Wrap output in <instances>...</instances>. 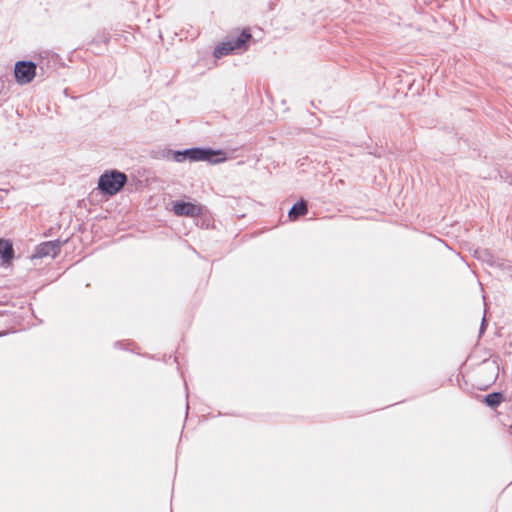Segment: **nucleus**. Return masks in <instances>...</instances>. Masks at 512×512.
<instances>
[{
    "label": "nucleus",
    "mask_w": 512,
    "mask_h": 512,
    "mask_svg": "<svg viewBox=\"0 0 512 512\" xmlns=\"http://www.w3.org/2000/svg\"><path fill=\"white\" fill-rule=\"evenodd\" d=\"M251 40L250 30L248 28L243 29L235 39L221 42L215 48L214 56L215 58H221L234 52L246 51Z\"/></svg>",
    "instance_id": "f257e3e1"
},
{
    "label": "nucleus",
    "mask_w": 512,
    "mask_h": 512,
    "mask_svg": "<svg viewBox=\"0 0 512 512\" xmlns=\"http://www.w3.org/2000/svg\"><path fill=\"white\" fill-rule=\"evenodd\" d=\"M127 181L124 173L118 171L106 172L100 176L98 181V188L108 195H115L118 193Z\"/></svg>",
    "instance_id": "f03ea898"
},
{
    "label": "nucleus",
    "mask_w": 512,
    "mask_h": 512,
    "mask_svg": "<svg viewBox=\"0 0 512 512\" xmlns=\"http://www.w3.org/2000/svg\"><path fill=\"white\" fill-rule=\"evenodd\" d=\"M14 74L19 84H28L36 75V65L31 61H18L15 64Z\"/></svg>",
    "instance_id": "7ed1b4c3"
},
{
    "label": "nucleus",
    "mask_w": 512,
    "mask_h": 512,
    "mask_svg": "<svg viewBox=\"0 0 512 512\" xmlns=\"http://www.w3.org/2000/svg\"><path fill=\"white\" fill-rule=\"evenodd\" d=\"M172 211L177 216L198 217L203 214V207L192 202L177 201L173 203Z\"/></svg>",
    "instance_id": "20e7f679"
},
{
    "label": "nucleus",
    "mask_w": 512,
    "mask_h": 512,
    "mask_svg": "<svg viewBox=\"0 0 512 512\" xmlns=\"http://www.w3.org/2000/svg\"><path fill=\"white\" fill-rule=\"evenodd\" d=\"M221 152H215L212 150H204L199 148L188 149L184 152H178L176 154V160L182 161L185 158H189L192 161H211V158L215 155H220Z\"/></svg>",
    "instance_id": "39448f33"
},
{
    "label": "nucleus",
    "mask_w": 512,
    "mask_h": 512,
    "mask_svg": "<svg viewBox=\"0 0 512 512\" xmlns=\"http://www.w3.org/2000/svg\"><path fill=\"white\" fill-rule=\"evenodd\" d=\"M0 255L5 263L12 261L14 258V249L11 241L0 239Z\"/></svg>",
    "instance_id": "423d86ee"
},
{
    "label": "nucleus",
    "mask_w": 512,
    "mask_h": 512,
    "mask_svg": "<svg viewBox=\"0 0 512 512\" xmlns=\"http://www.w3.org/2000/svg\"><path fill=\"white\" fill-rule=\"evenodd\" d=\"M308 212L307 204L305 201L301 200L300 202L293 205V207L289 211L290 220L294 221L300 216L306 215Z\"/></svg>",
    "instance_id": "0eeeda50"
},
{
    "label": "nucleus",
    "mask_w": 512,
    "mask_h": 512,
    "mask_svg": "<svg viewBox=\"0 0 512 512\" xmlns=\"http://www.w3.org/2000/svg\"><path fill=\"white\" fill-rule=\"evenodd\" d=\"M59 250V244L56 242H47L40 246L39 254L41 256H56Z\"/></svg>",
    "instance_id": "6e6552de"
},
{
    "label": "nucleus",
    "mask_w": 512,
    "mask_h": 512,
    "mask_svg": "<svg viewBox=\"0 0 512 512\" xmlns=\"http://www.w3.org/2000/svg\"><path fill=\"white\" fill-rule=\"evenodd\" d=\"M503 401V395L501 393L495 392L488 394L485 397V403L490 407H497Z\"/></svg>",
    "instance_id": "1a4fd4ad"
},
{
    "label": "nucleus",
    "mask_w": 512,
    "mask_h": 512,
    "mask_svg": "<svg viewBox=\"0 0 512 512\" xmlns=\"http://www.w3.org/2000/svg\"><path fill=\"white\" fill-rule=\"evenodd\" d=\"M223 160H224V158H220V159H218V160H214L213 162H215V163H216V162H220V161H223Z\"/></svg>",
    "instance_id": "9d476101"
}]
</instances>
